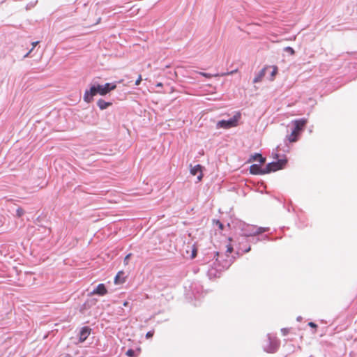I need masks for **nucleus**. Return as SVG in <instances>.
I'll use <instances>...</instances> for the list:
<instances>
[{"label": "nucleus", "instance_id": "nucleus-23", "mask_svg": "<svg viewBox=\"0 0 357 357\" xmlns=\"http://www.w3.org/2000/svg\"><path fill=\"white\" fill-rule=\"evenodd\" d=\"M233 246L231 245H227V252L231 253L233 251Z\"/></svg>", "mask_w": 357, "mask_h": 357}, {"label": "nucleus", "instance_id": "nucleus-3", "mask_svg": "<svg viewBox=\"0 0 357 357\" xmlns=\"http://www.w3.org/2000/svg\"><path fill=\"white\" fill-rule=\"evenodd\" d=\"M293 126L291 129V133L287 136L289 142H295L298 140V136L304 129L307 123V119L302 118L291 121Z\"/></svg>", "mask_w": 357, "mask_h": 357}, {"label": "nucleus", "instance_id": "nucleus-21", "mask_svg": "<svg viewBox=\"0 0 357 357\" xmlns=\"http://www.w3.org/2000/svg\"><path fill=\"white\" fill-rule=\"evenodd\" d=\"M216 225L221 230L223 229L224 225L220 220H216Z\"/></svg>", "mask_w": 357, "mask_h": 357}, {"label": "nucleus", "instance_id": "nucleus-6", "mask_svg": "<svg viewBox=\"0 0 357 357\" xmlns=\"http://www.w3.org/2000/svg\"><path fill=\"white\" fill-rule=\"evenodd\" d=\"M268 344L264 346V351L268 353H275L280 347V341L275 337L268 335Z\"/></svg>", "mask_w": 357, "mask_h": 357}, {"label": "nucleus", "instance_id": "nucleus-11", "mask_svg": "<svg viewBox=\"0 0 357 357\" xmlns=\"http://www.w3.org/2000/svg\"><path fill=\"white\" fill-rule=\"evenodd\" d=\"M107 293L105 285L102 283L99 284L91 293L92 295L104 296Z\"/></svg>", "mask_w": 357, "mask_h": 357}, {"label": "nucleus", "instance_id": "nucleus-15", "mask_svg": "<svg viewBox=\"0 0 357 357\" xmlns=\"http://www.w3.org/2000/svg\"><path fill=\"white\" fill-rule=\"evenodd\" d=\"M124 273L119 271L114 278V283L116 284H120L125 282V278L123 277Z\"/></svg>", "mask_w": 357, "mask_h": 357}, {"label": "nucleus", "instance_id": "nucleus-25", "mask_svg": "<svg viewBox=\"0 0 357 357\" xmlns=\"http://www.w3.org/2000/svg\"><path fill=\"white\" fill-rule=\"evenodd\" d=\"M281 332L283 335H287L289 330L287 328H284L281 329Z\"/></svg>", "mask_w": 357, "mask_h": 357}, {"label": "nucleus", "instance_id": "nucleus-30", "mask_svg": "<svg viewBox=\"0 0 357 357\" xmlns=\"http://www.w3.org/2000/svg\"><path fill=\"white\" fill-rule=\"evenodd\" d=\"M248 243H241V246L242 247H244V248H248V246H250V245H248Z\"/></svg>", "mask_w": 357, "mask_h": 357}, {"label": "nucleus", "instance_id": "nucleus-29", "mask_svg": "<svg viewBox=\"0 0 357 357\" xmlns=\"http://www.w3.org/2000/svg\"><path fill=\"white\" fill-rule=\"evenodd\" d=\"M32 51L33 48H31L27 53H26V54L24 56V58L28 57Z\"/></svg>", "mask_w": 357, "mask_h": 357}, {"label": "nucleus", "instance_id": "nucleus-14", "mask_svg": "<svg viewBox=\"0 0 357 357\" xmlns=\"http://www.w3.org/2000/svg\"><path fill=\"white\" fill-rule=\"evenodd\" d=\"M111 102H106L102 99H99L97 102V105L101 110L107 109L109 106L112 105Z\"/></svg>", "mask_w": 357, "mask_h": 357}, {"label": "nucleus", "instance_id": "nucleus-12", "mask_svg": "<svg viewBox=\"0 0 357 357\" xmlns=\"http://www.w3.org/2000/svg\"><path fill=\"white\" fill-rule=\"evenodd\" d=\"M268 68V66H266L264 68H263L255 77L254 79H253V82L254 83H258V82H260L261 80H262V78L265 76L266 75V70Z\"/></svg>", "mask_w": 357, "mask_h": 357}, {"label": "nucleus", "instance_id": "nucleus-7", "mask_svg": "<svg viewBox=\"0 0 357 357\" xmlns=\"http://www.w3.org/2000/svg\"><path fill=\"white\" fill-rule=\"evenodd\" d=\"M239 116L234 115L228 120H221L217 123L218 128L228 129L237 126Z\"/></svg>", "mask_w": 357, "mask_h": 357}, {"label": "nucleus", "instance_id": "nucleus-16", "mask_svg": "<svg viewBox=\"0 0 357 357\" xmlns=\"http://www.w3.org/2000/svg\"><path fill=\"white\" fill-rule=\"evenodd\" d=\"M262 240H269L268 236L264 235L261 236V238L256 237V236H252L250 238H248V242L252 243H257L258 241H262Z\"/></svg>", "mask_w": 357, "mask_h": 357}, {"label": "nucleus", "instance_id": "nucleus-34", "mask_svg": "<svg viewBox=\"0 0 357 357\" xmlns=\"http://www.w3.org/2000/svg\"><path fill=\"white\" fill-rule=\"evenodd\" d=\"M301 319H302V317H297V320H298V321H301Z\"/></svg>", "mask_w": 357, "mask_h": 357}, {"label": "nucleus", "instance_id": "nucleus-33", "mask_svg": "<svg viewBox=\"0 0 357 357\" xmlns=\"http://www.w3.org/2000/svg\"><path fill=\"white\" fill-rule=\"evenodd\" d=\"M100 20H101V18H100V17H99V18L98 19L97 22L95 23V24H97L100 23Z\"/></svg>", "mask_w": 357, "mask_h": 357}, {"label": "nucleus", "instance_id": "nucleus-18", "mask_svg": "<svg viewBox=\"0 0 357 357\" xmlns=\"http://www.w3.org/2000/svg\"><path fill=\"white\" fill-rule=\"evenodd\" d=\"M24 211L22 208L19 207V208H17V210H16V215L18 218L22 217L24 215Z\"/></svg>", "mask_w": 357, "mask_h": 357}, {"label": "nucleus", "instance_id": "nucleus-32", "mask_svg": "<svg viewBox=\"0 0 357 357\" xmlns=\"http://www.w3.org/2000/svg\"><path fill=\"white\" fill-rule=\"evenodd\" d=\"M128 304H129V303L128 301H124L123 306L126 307L128 305Z\"/></svg>", "mask_w": 357, "mask_h": 357}, {"label": "nucleus", "instance_id": "nucleus-22", "mask_svg": "<svg viewBox=\"0 0 357 357\" xmlns=\"http://www.w3.org/2000/svg\"><path fill=\"white\" fill-rule=\"evenodd\" d=\"M154 334V331H149L147 332V333L146 334V338H150V337H152L153 335Z\"/></svg>", "mask_w": 357, "mask_h": 357}, {"label": "nucleus", "instance_id": "nucleus-26", "mask_svg": "<svg viewBox=\"0 0 357 357\" xmlns=\"http://www.w3.org/2000/svg\"><path fill=\"white\" fill-rule=\"evenodd\" d=\"M142 79V76H141V75H139V77H138V79L135 81V85H136V86L139 85V84H140V82H141Z\"/></svg>", "mask_w": 357, "mask_h": 357}, {"label": "nucleus", "instance_id": "nucleus-8", "mask_svg": "<svg viewBox=\"0 0 357 357\" xmlns=\"http://www.w3.org/2000/svg\"><path fill=\"white\" fill-rule=\"evenodd\" d=\"M202 168L201 165H196L194 167L190 165V174L194 176L197 175V181H200L203 178Z\"/></svg>", "mask_w": 357, "mask_h": 357}, {"label": "nucleus", "instance_id": "nucleus-13", "mask_svg": "<svg viewBox=\"0 0 357 357\" xmlns=\"http://www.w3.org/2000/svg\"><path fill=\"white\" fill-rule=\"evenodd\" d=\"M252 160L259 161V164H264L266 162V158L263 157L260 153H255L250 156L248 162H251Z\"/></svg>", "mask_w": 357, "mask_h": 357}, {"label": "nucleus", "instance_id": "nucleus-24", "mask_svg": "<svg viewBox=\"0 0 357 357\" xmlns=\"http://www.w3.org/2000/svg\"><path fill=\"white\" fill-rule=\"evenodd\" d=\"M130 256H131V254H128V255H127L125 257V258H124V263H125V264H128V260H129V259H130Z\"/></svg>", "mask_w": 357, "mask_h": 357}, {"label": "nucleus", "instance_id": "nucleus-20", "mask_svg": "<svg viewBox=\"0 0 357 357\" xmlns=\"http://www.w3.org/2000/svg\"><path fill=\"white\" fill-rule=\"evenodd\" d=\"M284 51L286 52L289 53L291 55L294 54V53H295L294 50L292 47H284Z\"/></svg>", "mask_w": 357, "mask_h": 357}, {"label": "nucleus", "instance_id": "nucleus-31", "mask_svg": "<svg viewBox=\"0 0 357 357\" xmlns=\"http://www.w3.org/2000/svg\"><path fill=\"white\" fill-rule=\"evenodd\" d=\"M38 43H39L38 41H36V42H33L32 43V46H33L32 48H33V50L38 44Z\"/></svg>", "mask_w": 357, "mask_h": 357}, {"label": "nucleus", "instance_id": "nucleus-10", "mask_svg": "<svg viewBox=\"0 0 357 357\" xmlns=\"http://www.w3.org/2000/svg\"><path fill=\"white\" fill-rule=\"evenodd\" d=\"M91 333V328L88 326H84L81 328L79 334V341L84 342Z\"/></svg>", "mask_w": 357, "mask_h": 357}, {"label": "nucleus", "instance_id": "nucleus-9", "mask_svg": "<svg viewBox=\"0 0 357 357\" xmlns=\"http://www.w3.org/2000/svg\"><path fill=\"white\" fill-rule=\"evenodd\" d=\"M261 164H253L250 167V173L255 175H263L266 174L265 167H261Z\"/></svg>", "mask_w": 357, "mask_h": 357}, {"label": "nucleus", "instance_id": "nucleus-5", "mask_svg": "<svg viewBox=\"0 0 357 357\" xmlns=\"http://www.w3.org/2000/svg\"><path fill=\"white\" fill-rule=\"evenodd\" d=\"M287 162V159H278L276 161L268 163L265 167L266 174L282 169Z\"/></svg>", "mask_w": 357, "mask_h": 357}, {"label": "nucleus", "instance_id": "nucleus-19", "mask_svg": "<svg viewBox=\"0 0 357 357\" xmlns=\"http://www.w3.org/2000/svg\"><path fill=\"white\" fill-rule=\"evenodd\" d=\"M126 354L128 356H129V357H135V356H136V355H135V351L133 349H128V350L126 351Z\"/></svg>", "mask_w": 357, "mask_h": 357}, {"label": "nucleus", "instance_id": "nucleus-28", "mask_svg": "<svg viewBox=\"0 0 357 357\" xmlns=\"http://www.w3.org/2000/svg\"><path fill=\"white\" fill-rule=\"evenodd\" d=\"M200 74L205 77H211V75L206 73H200Z\"/></svg>", "mask_w": 357, "mask_h": 357}, {"label": "nucleus", "instance_id": "nucleus-27", "mask_svg": "<svg viewBox=\"0 0 357 357\" xmlns=\"http://www.w3.org/2000/svg\"><path fill=\"white\" fill-rule=\"evenodd\" d=\"M308 326L311 328H314L317 327V325L315 323L312 322V321L308 323Z\"/></svg>", "mask_w": 357, "mask_h": 357}, {"label": "nucleus", "instance_id": "nucleus-2", "mask_svg": "<svg viewBox=\"0 0 357 357\" xmlns=\"http://www.w3.org/2000/svg\"><path fill=\"white\" fill-rule=\"evenodd\" d=\"M116 88V84L115 82L105 83V84H91L89 89L85 91L83 99L86 102L89 103L93 100V96L97 94L105 96Z\"/></svg>", "mask_w": 357, "mask_h": 357}, {"label": "nucleus", "instance_id": "nucleus-1", "mask_svg": "<svg viewBox=\"0 0 357 357\" xmlns=\"http://www.w3.org/2000/svg\"><path fill=\"white\" fill-rule=\"evenodd\" d=\"M269 230V227H257L252 225H244L241 229L243 234L237 238V253L239 254L241 252L242 255L250 251V246H248V248H244L241 246V243H248V238L257 236L262 233L268 231Z\"/></svg>", "mask_w": 357, "mask_h": 357}, {"label": "nucleus", "instance_id": "nucleus-17", "mask_svg": "<svg viewBox=\"0 0 357 357\" xmlns=\"http://www.w3.org/2000/svg\"><path fill=\"white\" fill-rule=\"evenodd\" d=\"M272 71L271 73L270 80H273L275 75L278 73V68L276 66H272Z\"/></svg>", "mask_w": 357, "mask_h": 357}, {"label": "nucleus", "instance_id": "nucleus-4", "mask_svg": "<svg viewBox=\"0 0 357 357\" xmlns=\"http://www.w3.org/2000/svg\"><path fill=\"white\" fill-rule=\"evenodd\" d=\"M216 256L218 257L216 258V262L218 264V268H212L208 271L209 278L217 277V274L219 271H222V269L228 268L232 263V259L229 258L228 255L226 256L227 259L222 260L220 259L222 255L220 256L219 252H216Z\"/></svg>", "mask_w": 357, "mask_h": 357}]
</instances>
